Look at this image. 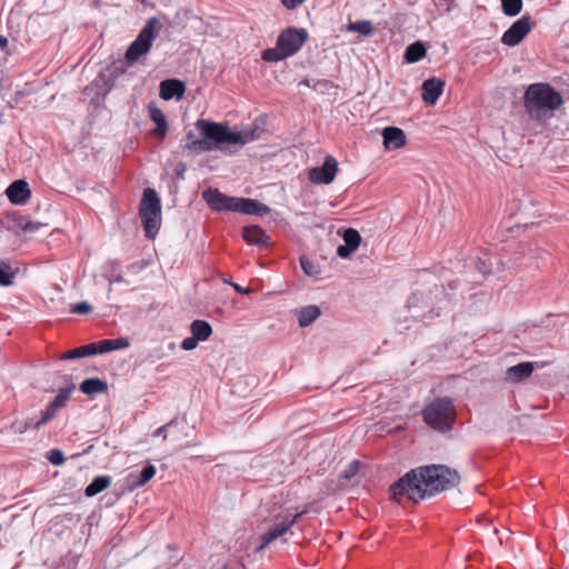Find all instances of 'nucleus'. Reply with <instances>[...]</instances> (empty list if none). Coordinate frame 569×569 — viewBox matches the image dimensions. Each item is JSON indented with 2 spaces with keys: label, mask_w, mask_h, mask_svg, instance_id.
<instances>
[{
  "label": "nucleus",
  "mask_w": 569,
  "mask_h": 569,
  "mask_svg": "<svg viewBox=\"0 0 569 569\" xmlns=\"http://www.w3.org/2000/svg\"><path fill=\"white\" fill-rule=\"evenodd\" d=\"M459 475L443 465L421 466L411 469L399 478L390 487V493L395 501L400 502L407 498L419 502L438 492L455 487L459 482Z\"/></svg>",
  "instance_id": "1"
},
{
  "label": "nucleus",
  "mask_w": 569,
  "mask_h": 569,
  "mask_svg": "<svg viewBox=\"0 0 569 569\" xmlns=\"http://www.w3.org/2000/svg\"><path fill=\"white\" fill-rule=\"evenodd\" d=\"M196 128L202 139H197L192 131L186 136L184 149L192 152L219 150L226 154L236 153L241 147L258 138L256 130L231 131L227 123L198 119Z\"/></svg>",
  "instance_id": "2"
},
{
  "label": "nucleus",
  "mask_w": 569,
  "mask_h": 569,
  "mask_svg": "<svg viewBox=\"0 0 569 569\" xmlns=\"http://www.w3.org/2000/svg\"><path fill=\"white\" fill-rule=\"evenodd\" d=\"M309 39L303 28L288 27L280 32L276 47L262 51L261 59L267 62H279L295 56Z\"/></svg>",
  "instance_id": "3"
},
{
  "label": "nucleus",
  "mask_w": 569,
  "mask_h": 569,
  "mask_svg": "<svg viewBox=\"0 0 569 569\" xmlns=\"http://www.w3.org/2000/svg\"><path fill=\"white\" fill-rule=\"evenodd\" d=\"M525 107L529 113L540 110L555 111L563 104V98L559 91L547 82L530 84L525 92Z\"/></svg>",
  "instance_id": "4"
},
{
  "label": "nucleus",
  "mask_w": 569,
  "mask_h": 569,
  "mask_svg": "<svg viewBox=\"0 0 569 569\" xmlns=\"http://www.w3.org/2000/svg\"><path fill=\"white\" fill-rule=\"evenodd\" d=\"M422 417L432 429L446 432L456 421V408L450 398H437L422 410Z\"/></svg>",
  "instance_id": "5"
},
{
  "label": "nucleus",
  "mask_w": 569,
  "mask_h": 569,
  "mask_svg": "<svg viewBox=\"0 0 569 569\" xmlns=\"http://www.w3.org/2000/svg\"><path fill=\"white\" fill-rule=\"evenodd\" d=\"M139 217L141 219L146 237L154 239L161 224V201L157 192L151 188L143 190L139 208Z\"/></svg>",
  "instance_id": "6"
},
{
  "label": "nucleus",
  "mask_w": 569,
  "mask_h": 569,
  "mask_svg": "<svg viewBox=\"0 0 569 569\" xmlns=\"http://www.w3.org/2000/svg\"><path fill=\"white\" fill-rule=\"evenodd\" d=\"M161 29L162 23L158 18L152 17L148 19L137 38L127 49L124 54L126 60L129 63H134L140 59V57L147 54Z\"/></svg>",
  "instance_id": "7"
},
{
  "label": "nucleus",
  "mask_w": 569,
  "mask_h": 569,
  "mask_svg": "<svg viewBox=\"0 0 569 569\" xmlns=\"http://www.w3.org/2000/svg\"><path fill=\"white\" fill-rule=\"evenodd\" d=\"M338 172V161L332 156H327L322 166L313 167L308 171V179L316 184L331 183Z\"/></svg>",
  "instance_id": "8"
},
{
  "label": "nucleus",
  "mask_w": 569,
  "mask_h": 569,
  "mask_svg": "<svg viewBox=\"0 0 569 569\" xmlns=\"http://www.w3.org/2000/svg\"><path fill=\"white\" fill-rule=\"evenodd\" d=\"M532 23L529 14L522 16L506 30L501 37V42L509 47L519 44L522 39L531 31Z\"/></svg>",
  "instance_id": "9"
},
{
  "label": "nucleus",
  "mask_w": 569,
  "mask_h": 569,
  "mask_svg": "<svg viewBox=\"0 0 569 569\" xmlns=\"http://www.w3.org/2000/svg\"><path fill=\"white\" fill-rule=\"evenodd\" d=\"M290 529H291L290 522L287 521V519L284 518V516L282 513L276 516L272 525L261 536V538H260L261 543L258 547H256V552L261 551L268 545H270L272 541L284 536Z\"/></svg>",
  "instance_id": "10"
},
{
  "label": "nucleus",
  "mask_w": 569,
  "mask_h": 569,
  "mask_svg": "<svg viewBox=\"0 0 569 569\" xmlns=\"http://www.w3.org/2000/svg\"><path fill=\"white\" fill-rule=\"evenodd\" d=\"M6 196L11 203L23 206L29 201L31 190L26 180L19 179L9 184L6 189Z\"/></svg>",
  "instance_id": "11"
},
{
  "label": "nucleus",
  "mask_w": 569,
  "mask_h": 569,
  "mask_svg": "<svg viewBox=\"0 0 569 569\" xmlns=\"http://www.w3.org/2000/svg\"><path fill=\"white\" fill-rule=\"evenodd\" d=\"M445 81L439 78H429L423 81L421 90H422V100L430 106H433L445 89Z\"/></svg>",
  "instance_id": "12"
},
{
  "label": "nucleus",
  "mask_w": 569,
  "mask_h": 569,
  "mask_svg": "<svg viewBox=\"0 0 569 569\" xmlns=\"http://www.w3.org/2000/svg\"><path fill=\"white\" fill-rule=\"evenodd\" d=\"M186 92V84L179 79H167L160 82L159 96L163 100H180Z\"/></svg>",
  "instance_id": "13"
},
{
  "label": "nucleus",
  "mask_w": 569,
  "mask_h": 569,
  "mask_svg": "<svg viewBox=\"0 0 569 569\" xmlns=\"http://www.w3.org/2000/svg\"><path fill=\"white\" fill-rule=\"evenodd\" d=\"M7 218L11 222V226H9L8 229L17 228L24 232H36L42 227L40 222L31 221L28 216L18 211L9 213Z\"/></svg>",
  "instance_id": "14"
},
{
  "label": "nucleus",
  "mask_w": 569,
  "mask_h": 569,
  "mask_svg": "<svg viewBox=\"0 0 569 569\" xmlns=\"http://www.w3.org/2000/svg\"><path fill=\"white\" fill-rule=\"evenodd\" d=\"M149 117L156 123V128L152 130V136L158 139H163L168 132V122L164 113L160 108L150 103L148 107Z\"/></svg>",
  "instance_id": "15"
},
{
  "label": "nucleus",
  "mask_w": 569,
  "mask_h": 569,
  "mask_svg": "<svg viewBox=\"0 0 569 569\" xmlns=\"http://www.w3.org/2000/svg\"><path fill=\"white\" fill-rule=\"evenodd\" d=\"M242 238L248 244L252 246H267L269 236L259 226H247L242 229Z\"/></svg>",
  "instance_id": "16"
},
{
  "label": "nucleus",
  "mask_w": 569,
  "mask_h": 569,
  "mask_svg": "<svg viewBox=\"0 0 569 569\" xmlns=\"http://www.w3.org/2000/svg\"><path fill=\"white\" fill-rule=\"evenodd\" d=\"M383 144L386 148L399 149L406 144L405 132L397 127H387L382 131Z\"/></svg>",
  "instance_id": "17"
},
{
  "label": "nucleus",
  "mask_w": 569,
  "mask_h": 569,
  "mask_svg": "<svg viewBox=\"0 0 569 569\" xmlns=\"http://www.w3.org/2000/svg\"><path fill=\"white\" fill-rule=\"evenodd\" d=\"M533 371L531 362H520L512 366L506 371V380L512 383H518L529 378Z\"/></svg>",
  "instance_id": "18"
},
{
  "label": "nucleus",
  "mask_w": 569,
  "mask_h": 569,
  "mask_svg": "<svg viewBox=\"0 0 569 569\" xmlns=\"http://www.w3.org/2000/svg\"><path fill=\"white\" fill-rule=\"evenodd\" d=\"M230 196L220 192L218 189L208 190L203 193L208 206L216 211H226Z\"/></svg>",
  "instance_id": "19"
},
{
  "label": "nucleus",
  "mask_w": 569,
  "mask_h": 569,
  "mask_svg": "<svg viewBox=\"0 0 569 569\" xmlns=\"http://www.w3.org/2000/svg\"><path fill=\"white\" fill-rule=\"evenodd\" d=\"M156 475V467L153 465H147L138 475L130 473V488L136 489L144 486Z\"/></svg>",
  "instance_id": "20"
},
{
  "label": "nucleus",
  "mask_w": 569,
  "mask_h": 569,
  "mask_svg": "<svg viewBox=\"0 0 569 569\" xmlns=\"http://www.w3.org/2000/svg\"><path fill=\"white\" fill-rule=\"evenodd\" d=\"M107 389H108L107 382L99 378L84 379L79 386V390L82 393L88 395V396L104 392V391H107Z\"/></svg>",
  "instance_id": "21"
},
{
  "label": "nucleus",
  "mask_w": 569,
  "mask_h": 569,
  "mask_svg": "<svg viewBox=\"0 0 569 569\" xmlns=\"http://www.w3.org/2000/svg\"><path fill=\"white\" fill-rule=\"evenodd\" d=\"M321 315V310L319 307L311 305L301 308L298 311V322L301 328L310 326L313 321H316Z\"/></svg>",
  "instance_id": "22"
},
{
  "label": "nucleus",
  "mask_w": 569,
  "mask_h": 569,
  "mask_svg": "<svg viewBox=\"0 0 569 569\" xmlns=\"http://www.w3.org/2000/svg\"><path fill=\"white\" fill-rule=\"evenodd\" d=\"M427 49L420 41H416L406 48L403 59L408 63H415L425 58Z\"/></svg>",
  "instance_id": "23"
},
{
  "label": "nucleus",
  "mask_w": 569,
  "mask_h": 569,
  "mask_svg": "<svg viewBox=\"0 0 569 569\" xmlns=\"http://www.w3.org/2000/svg\"><path fill=\"white\" fill-rule=\"evenodd\" d=\"M190 331L198 341H206L212 335V328L204 320H194L191 322Z\"/></svg>",
  "instance_id": "24"
},
{
  "label": "nucleus",
  "mask_w": 569,
  "mask_h": 569,
  "mask_svg": "<svg viewBox=\"0 0 569 569\" xmlns=\"http://www.w3.org/2000/svg\"><path fill=\"white\" fill-rule=\"evenodd\" d=\"M111 483V477L109 476H98L93 478V480L86 487L84 495L87 497H93L104 489H107Z\"/></svg>",
  "instance_id": "25"
},
{
  "label": "nucleus",
  "mask_w": 569,
  "mask_h": 569,
  "mask_svg": "<svg viewBox=\"0 0 569 569\" xmlns=\"http://www.w3.org/2000/svg\"><path fill=\"white\" fill-rule=\"evenodd\" d=\"M100 352L107 353L113 350L126 349L130 346L129 340L127 338H117V339H103L99 341Z\"/></svg>",
  "instance_id": "26"
},
{
  "label": "nucleus",
  "mask_w": 569,
  "mask_h": 569,
  "mask_svg": "<svg viewBox=\"0 0 569 569\" xmlns=\"http://www.w3.org/2000/svg\"><path fill=\"white\" fill-rule=\"evenodd\" d=\"M270 212V208L256 199L247 198L244 202V214L263 217Z\"/></svg>",
  "instance_id": "27"
},
{
  "label": "nucleus",
  "mask_w": 569,
  "mask_h": 569,
  "mask_svg": "<svg viewBox=\"0 0 569 569\" xmlns=\"http://www.w3.org/2000/svg\"><path fill=\"white\" fill-rule=\"evenodd\" d=\"M16 271L7 260H0V286L9 287L13 283Z\"/></svg>",
  "instance_id": "28"
},
{
  "label": "nucleus",
  "mask_w": 569,
  "mask_h": 569,
  "mask_svg": "<svg viewBox=\"0 0 569 569\" xmlns=\"http://www.w3.org/2000/svg\"><path fill=\"white\" fill-rule=\"evenodd\" d=\"M61 410L59 407L54 406V402L51 401L44 410L41 411V419L34 425V428L39 429L41 426L51 421L57 413Z\"/></svg>",
  "instance_id": "29"
},
{
  "label": "nucleus",
  "mask_w": 569,
  "mask_h": 569,
  "mask_svg": "<svg viewBox=\"0 0 569 569\" xmlns=\"http://www.w3.org/2000/svg\"><path fill=\"white\" fill-rule=\"evenodd\" d=\"M522 0H501L502 12L508 17H515L522 10Z\"/></svg>",
  "instance_id": "30"
},
{
  "label": "nucleus",
  "mask_w": 569,
  "mask_h": 569,
  "mask_svg": "<svg viewBox=\"0 0 569 569\" xmlns=\"http://www.w3.org/2000/svg\"><path fill=\"white\" fill-rule=\"evenodd\" d=\"M348 31L359 32L363 36H370L372 33V23L368 20H358L356 22H350L347 26Z\"/></svg>",
  "instance_id": "31"
},
{
  "label": "nucleus",
  "mask_w": 569,
  "mask_h": 569,
  "mask_svg": "<svg viewBox=\"0 0 569 569\" xmlns=\"http://www.w3.org/2000/svg\"><path fill=\"white\" fill-rule=\"evenodd\" d=\"M342 239L349 248H353L355 250L358 249L361 242L360 233L353 228L346 229L343 231Z\"/></svg>",
  "instance_id": "32"
},
{
  "label": "nucleus",
  "mask_w": 569,
  "mask_h": 569,
  "mask_svg": "<svg viewBox=\"0 0 569 569\" xmlns=\"http://www.w3.org/2000/svg\"><path fill=\"white\" fill-rule=\"evenodd\" d=\"M74 390V386H68L64 388H61L58 392V395L52 400L54 402L56 407H59L60 409L64 408L70 400L71 393Z\"/></svg>",
  "instance_id": "33"
},
{
  "label": "nucleus",
  "mask_w": 569,
  "mask_h": 569,
  "mask_svg": "<svg viewBox=\"0 0 569 569\" xmlns=\"http://www.w3.org/2000/svg\"><path fill=\"white\" fill-rule=\"evenodd\" d=\"M247 198L229 197L228 207L226 211L244 212V202Z\"/></svg>",
  "instance_id": "34"
},
{
  "label": "nucleus",
  "mask_w": 569,
  "mask_h": 569,
  "mask_svg": "<svg viewBox=\"0 0 569 569\" xmlns=\"http://www.w3.org/2000/svg\"><path fill=\"white\" fill-rule=\"evenodd\" d=\"M360 469V461L353 460L348 465V467L341 472L340 478L345 480H350L353 478Z\"/></svg>",
  "instance_id": "35"
},
{
  "label": "nucleus",
  "mask_w": 569,
  "mask_h": 569,
  "mask_svg": "<svg viewBox=\"0 0 569 569\" xmlns=\"http://www.w3.org/2000/svg\"><path fill=\"white\" fill-rule=\"evenodd\" d=\"M47 459L53 466H61L66 461L63 452L60 449H51L50 451H48Z\"/></svg>",
  "instance_id": "36"
},
{
  "label": "nucleus",
  "mask_w": 569,
  "mask_h": 569,
  "mask_svg": "<svg viewBox=\"0 0 569 569\" xmlns=\"http://www.w3.org/2000/svg\"><path fill=\"white\" fill-rule=\"evenodd\" d=\"M476 269L480 273L481 278L489 274L491 272V262L489 261V258H478Z\"/></svg>",
  "instance_id": "37"
},
{
  "label": "nucleus",
  "mask_w": 569,
  "mask_h": 569,
  "mask_svg": "<svg viewBox=\"0 0 569 569\" xmlns=\"http://www.w3.org/2000/svg\"><path fill=\"white\" fill-rule=\"evenodd\" d=\"M92 307L86 301L77 302L70 307V312L77 315H87L90 313Z\"/></svg>",
  "instance_id": "38"
},
{
  "label": "nucleus",
  "mask_w": 569,
  "mask_h": 569,
  "mask_svg": "<svg viewBox=\"0 0 569 569\" xmlns=\"http://www.w3.org/2000/svg\"><path fill=\"white\" fill-rule=\"evenodd\" d=\"M99 341L91 342L84 346H81V351L83 357L94 356V355H101Z\"/></svg>",
  "instance_id": "39"
},
{
  "label": "nucleus",
  "mask_w": 569,
  "mask_h": 569,
  "mask_svg": "<svg viewBox=\"0 0 569 569\" xmlns=\"http://www.w3.org/2000/svg\"><path fill=\"white\" fill-rule=\"evenodd\" d=\"M422 300H425V293L422 291L413 292L407 301L409 310L418 308Z\"/></svg>",
  "instance_id": "40"
},
{
  "label": "nucleus",
  "mask_w": 569,
  "mask_h": 569,
  "mask_svg": "<svg viewBox=\"0 0 569 569\" xmlns=\"http://www.w3.org/2000/svg\"><path fill=\"white\" fill-rule=\"evenodd\" d=\"M308 513V509L305 508L303 510H301L300 512H297L296 515H290L289 512H284L282 513L284 516V518L287 519V521L290 522V527L292 528L305 515Z\"/></svg>",
  "instance_id": "41"
},
{
  "label": "nucleus",
  "mask_w": 569,
  "mask_h": 569,
  "mask_svg": "<svg viewBox=\"0 0 569 569\" xmlns=\"http://www.w3.org/2000/svg\"><path fill=\"white\" fill-rule=\"evenodd\" d=\"M177 423V419H171L168 423L161 426L160 428L156 429L152 433L153 437H162L163 439L167 438V430Z\"/></svg>",
  "instance_id": "42"
},
{
  "label": "nucleus",
  "mask_w": 569,
  "mask_h": 569,
  "mask_svg": "<svg viewBox=\"0 0 569 569\" xmlns=\"http://www.w3.org/2000/svg\"><path fill=\"white\" fill-rule=\"evenodd\" d=\"M81 357H83L81 347H78V348L71 349V350L62 353L61 359L62 360H71V359H78Z\"/></svg>",
  "instance_id": "43"
},
{
  "label": "nucleus",
  "mask_w": 569,
  "mask_h": 569,
  "mask_svg": "<svg viewBox=\"0 0 569 569\" xmlns=\"http://www.w3.org/2000/svg\"><path fill=\"white\" fill-rule=\"evenodd\" d=\"M356 250L353 248H349L346 243L343 244H340L338 248H337V254L342 258V259H348L351 257V254L355 252Z\"/></svg>",
  "instance_id": "44"
},
{
  "label": "nucleus",
  "mask_w": 569,
  "mask_h": 569,
  "mask_svg": "<svg viewBox=\"0 0 569 569\" xmlns=\"http://www.w3.org/2000/svg\"><path fill=\"white\" fill-rule=\"evenodd\" d=\"M198 342L199 341L193 336H191L182 340L181 348L183 350H193L198 346Z\"/></svg>",
  "instance_id": "45"
},
{
  "label": "nucleus",
  "mask_w": 569,
  "mask_h": 569,
  "mask_svg": "<svg viewBox=\"0 0 569 569\" xmlns=\"http://www.w3.org/2000/svg\"><path fill=\"white\" fill-rule=\"evenodd\" d=\"M300 262H301V267H302L303 271L307 274L312 276V274L318 273V271L315 269L313 264L308 259L301 258Z\"/></svg>",
  "instance_id": "46"
},
{
  "label": "nucleus",
  "mask_w": 569,
  "mask_h": 569,
  "mask_svg": "<svg viewBox=\"0 0 569 569\" xmlns=\"http://www.w3.org/2000/svg\"><path fill=\"white\" fill-rule=\"evenodd\" d=\"M306 0H281L282 6L288 10H295Z\"/></svg>",
  "instance_id": "47"
},
{
  "label": "nucleus",
  "mask_w": 569,
  "mask_h": 569,
  "mask_svg": "<svg viewBox=\"0 0 569 569\" xmlns=\"http://www.w3.org/2000/svg\"><path fill=\"white\" fill-rule=\"evenodd\" d=\"M521 254L522 257H517L513 261V264H525V266H530L529 262H527V257L525 256V249L528 248L530 252H532V249L529 248V246H521Z\"/></svg>",
  "instance_id": "48"
},
{
  "label": "nucleus",
  "mask_w": 569,
  "mask_h": 569,
  "mask_svg": "<svg viewBox=\"0 0 569 569\" xmlns=\"http://www.w3.org/2000/svg\"><path fill=\"white\" fill-rule=\"evenodd\" d=\"M8 47V39L4 36H0V48L6 51Z\"/></svg>",
  "instance_id": "49"
},
{
  "label": "nucleus",
  "mask_w": 569,
  "mask_h": 569,
  "mask_svg": "<svg viewBox=\"0 0 569 569\" xmlns=\"http://www.w3.org/2000/svg\"><path fill=\"white\" fill-rule=\"evenodd\" d=\"M230 286L239 293H247L248 290L243 289L241 286L237 283H230Z\"/></svg>",
  "instance_id": "50"
},
{
  "label": "nucleus",
  "mask_w": 569,
  "mask_h": 569,
  "mask_svg": "<svg viewBox=\"0 0 569 569\" xmlns=\"http://www.w3.org/2000/svg\"><path fill=\"white\" fill-rule=\"evenodd\" d=\"M430 306H431V298L428 296L427 301L425 302V307H430Z\"/></svg>",
  "instance_id": "51"
},
{
  "label": "nucleus",
  "mask_w": 569,
  "mask_h": 569,
  "mask_svg": "<svg viewBox=\"0 0 569 569\" xmlns=\"http://www.w3.org/2000/svg\"><path fill=\"white\" fill-rule=\"evenodd\" d=\"M429 313H430V318H432L433 316H439V312L433 313L432 309H430Z\"/></svg>",
  "instance_id": "52"
},
{
  "label": "nucleus",
  "mask_w": 569,
  "mask_h": 569,
  "mask_svg": "<svg viewBox=\"0 0 569 569\" xmlns=\"http://www.w3.org/2000/svg\"><path fill=\"white\" fill-rule=\"evenodd\" d=\"M412 317H415V318H419V317H421V318H422V320L425 319V316H421L420 313H417V312H415V313L412 315Z\"/></svg>",
  "instance_id": "53"
},
{
  "label": "nucleus",
  "mask_w": 569,
  "mask_h": 569,
  "mask_svg": "<svg viewBox=\"0 0 569 569\" xmlns=\"http://www.w3.org/2000/svg\"><path fill=\"white\" fill-rule=\"evenodd\" d=\"M223 281H224L226 283H229V284L231 283L230 281H228V279H224Z\"/></svg>",
  "instance_id": "54"
},
{
  "label": "nucleus",
  "mask_w": 569,
  "mask_h": 569,
  "mask_svg": "<svg viewBox=\"0 0 569 569\" xmlns=\"http://www.w3.org/2000/svg\"><path fill=\"white\" fill-rule=\"evenodd\" d=\"M142 3H146V0H140Z\"/></svg>",
  "instance_id": "55"
}]
</instances>
